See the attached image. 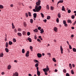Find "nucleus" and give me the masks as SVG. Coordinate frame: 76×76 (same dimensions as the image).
Instances as JSON below:
<instances>
[{
  "label": "nucleus",
  "mask_w": 76,
  "mask_h": 76,
  "mask_svg": "<svg viewBox=\"0 0 76 76\" xmlns=\"http://www.w3.org/2000/svg\"><path fill=\"white\" fill-rule=\"evenodd\" d=\"M13 42H16V39L15 38L13 39Z\"/></svg>",
  "instance_id": "72a5a7b5"
},
{
  "label": "nucleus",
  "mask_w": 76,
  "mask_h": 76,
  "mask_svg": "<svg viewBox=\"0 0 76 76\" xmlns=\"http://www.w3.org/2000/svg\"><path fill=\"white\" fill-rule=\"evenodd\" d=\"M26 57H29V55L28 54H26Z\"/></svg>",
  "instance_id": "0e129e2a"
},
{
  "label": "nucleus",
  "mask_w": 76,
  "mask_h": 76,
  "mask_svg": "<svg viewBox=\"0 0 76 76\" xmlns=\"http://www.w3.org/2000/svg\"><path fill=\"white\" fill-rule=\"evenodd\" d=\"M46 8L48 9L49 10V6H48V5L46 6Z\"/></svg>",
  "instance_id": "a19ab883"
},
{
  "label": "nucleus",
  "mask_w": 76,
  "mask_h": 76,
  "mask_svg": "<svg viewBox=\"0 0 76 76\" xmlns=\"http://www.w3.org/2000/svg\"><path fill=\"white\" fill-rule=\"evenodd\" d=\"M40 14L41 15L42 17L43 18L44 17V14H43V13H41Z\"/></svg>",
  "instance_id": "b1692460"
},
{
  "label": "nucleus",
  "mask_w": 76,
  "mask_h": 76,
  "mask_svg": "<svg viewBox=\"0 0 76 76\" xmlns=\"http://www.w3.org/2000/svg\"><path fill=\"white\" fill-rule=\"evenodd\" d=\"M53 60L54 61V62H56L57 61L54 58H53Z\"/></svg>",
  "instance_id": "a878e982"
},
{
  "label": "nucleus",
  "mask_w": 76,
  "mask_h": 76,
  "mask_svg": "<svg viewBox=\"0 0 76 76\" xmlns=\"http://www.w3.org/2000/svg\"><path fill=\"white\" fill-rule=\"evenodd\" d=\"M37 75L38 76H40V75L41 73H40V72L39 71H37Z\"/></svg>",
  "instance_id": "6e6552de"
},
{
  "label": "nucleus",
  "mask_w": 76,
  "mask_h": 76,
  "mask_svg": "<svg viewBox=\"0 0 76 76\" xmlns=\"http://www.w3.org/2000/svg\"><path fill=\"white\" fill-rule=\"evenodd\" d=\"M69 66L70 67V69H72V64H69Z\"/></svg>",
  "instance_id": "f8f14e48"
},
{
  "label": "nucleus",
  "mask_w": 76,
  "mask_h": 76,
  "mask_svg": "<svg viewBox=\"0 0 76 76\" xmlns=\"http://www.w3.org/2000/svg\"><path fill=\"white\" fill-rule=\"evenodd\" d=\"M58 71V70H57V69H56L55 70V72H57V71Z\"/></svg>",
  "instance_id": "338daca9"
},
{
  "label": "nucleus",
  "mask_w": 76,
  "mask_h": 76,
  "mask_svg": "<svg viewBox=\"0 0 76 76\" xmlns=\"http://www.w3.org/2000/svg\"><path fill=\"white\" fill-rule=\"evenodd\" d=\"M62 11H65V9H64V6H62Z\"/></svg>",
  "instance_id": "dca6fc26"
},
{
  "label": "nucleus",
  "mask_w": 76,
  "mask_h": 76,
  "mask_svg": "<svg viewBox=\"0 0 76 76\" xmlns=\"http://www.w3.org/2000/svg\"><path fill=\"white\" fill-rule=\"evenodd\" d=\"M76 23V20L75 21V22L73 24V25H75Z\"/></svg>",
  "instance_id": "680f3d73"
},
{
  "label": "nucleus",
  "mask_w": 76,
  "mask_h": 76,
  "mask_svg": "<svg viewBox=\"0 0 76 76\" xmlns=\"http://www.w3.org/2000/svg\"><path fill=\"white\" fill-rule=\"evenodd\" d=\"M18 31H20V32L21 31V28H18Z\"/></svg>",
  "instance_id": "c03bdc74"
},
{
  "label": "nucleus",
  "mask_w": 76,
  "mask_h": 76,
  "mask_svg": "<svg viewBox=\"0 0 76 76\" xmlns=\"http://www.w3.org/2000/svg\"><path fill=\"white\" fill-rule=\"evenodd\" d=\"M27 54H28V55H29V51H27V52L26 53Z\"/></svg>",
  "instance_id": "6e6d98bb"
},
{
  "label": "nucleus",
  "mask_w": 76,
  "mask_h": 76,
  "mask_svg": "<svg viewBox=\"0 0 76 76\" xmlns=\"http://www.w3.org/2000/svg\"><path fill=\"white\" fill-rule=\"evenodd\" d=\"M47 55H48V56H51V53H47Z\"/></svg>",
  "instance_id": "bf43d9fd"
},
{
  "label": "nucleus",
  "mask_w": 76,
  "mask_h": 76,
  "mask_svg": "<svg viewBox=\"0 0 76 76\" xmlns=\"http://www.w3.org/2000/svg\"><path fill=\"white\" fill-rule=\"evenodd\" d=\"M72 50L74 52H76V49L75 48H73Z\"/></svg>",
  "instance_id": "2f4dec72"
},
{
  "label": "nucleus",
  "mask_w": 76,
  "mask_h": 76,
  "mask_svg": "<svg viewBox=\"0 0 76 76\" xmlns=\"http://www.w3.org/2000/svg\"><path fill=\"white\" fill-rule=\"evenodd\" d=\"M28 40L30 42H32V39H31L29 37L28 38Z\"/></svg>",
  "instance_id": "9b49d317"
},
{
  "label": "nucleus",
  "mask_w": 76,
  "mask_h": 76,
  "mask_svg": "<svg viewBox=\"0 0 76 76\" xmlns=\"http://www.w3.org/2000/svg\"><path fill=\"white\" fill-rule=\"evenodd\" d=\"M50 9H51V10H54V8L53 7H50Z\"/></svg>",
  "instance_id": "3c124183"
},
{
  "label": "nucleus",
  "mask_w": 76,
  "mask_h": 76,
  "mask_svg": "<svg viewBox=\"0 0 76 76\" xmlns=\"http://www.w3.org/2000/svg\"><path fill=\"white\" fill-rule=\"evenodd\" d=\"M23 35H25L26 34V32L25 31H23Z\"/></svg>",
  "instance_id": "f3484780"
},
{
  "label": "nucleus",
  "mask_w": 76,
  "mask_h": 76,
  "mask_svg": "<svg viewBox=\"0 0 76 76\" xmlns=\"http://www.w3.org/2000/svg\"><path fill=\"white\" fill-rule=\"evenodd\" d=\"M41 29V28L40 27H39L38 28V30H40Z\"/></svg>",
  "instance_id": "13d9d810"
},
{
  "label": "nucleus",
  "mask_w": 76,
  "mask_h": 76,
  "mask_svg": "<svg viewBox=\"0 0 76 76\" xmlns=\"http://www.w3.org/2000/svg\"><path fill=\"white\" fill-rule=\"evenodd\" d=\"M4 55V54H3V53H0V57H3Z\"/></svg>",
  "instance_id": "4be33fe9"
},
{
  "label": "nucleus",
  "mask_w": 76,
  "mask_h": 76,
  "mask_svg": "<svg viewBox=\"0 0 76 76\" xmlns=\"http://www.w3.org/2000/svg\"><path fill=\"white\" fill-rule=\"evenodd\" d=\"M37 41H38V42H41V41L39 39H37Z\"/></svg>",
  "instance_id": "ea45409f"
},
{
  "label": "nucleus",
  "mask_w": 76,
  "mask_h": 76,
  "mask_svg": "<svg viewBox=\"0 0 76 76\" xmlns=\"http://www.w3.org/2000/svg\"><path fill=\"white\" fill-rule=\"evenodd\" d=\"M1 74H2V75H4V72H2L1 73Z\"/></svg>",
  "instance_id": "774afa93"
},
{
  "label": "nucleus",
  "mask_w": 76,
  "mask_h": 76,
  "mask_svg": "<svg viewBox=\"0 0 76 76\" xmlns=\"http://www.w3.org/2000/svg\"><path fill=\"white\" fill-rule=\"evenodd\" d=\"M43 70L45 72V75H48V73H47V72H48V71L47 70V69H43Z\"/></svg>",
  "instance_id": "f03ea898"
},
{
  "label": "nucleus",
  "mask_w": 76,
  "mask_h": 76,
  "mask_svg": "<svg viewBox=\"0 0 76 76\" xmlns=\"http://www.w3.org/2000/svg\"><path fill=\"white\" fill-rule=\"evenodd\" d=\"M26 17H28V13H26Z\"/></svg>",
  "instance_id": "052dcab7"
},
{
  "label": "nucleus",
  "mask_w": 76,
  "mask_h": 76,
  "mask_svg": "<svg viewBox=\"0 0 76 76\" xmlns=\"http://www.w3.org/2000/svg\"><path fill=\"white\" fill-rule=\"evenodd\" d=\"M11 68V66L10 65H9L8 66V69L9 70H10V69Z\"/></svg>",
  "instance_id": "c756f323"
},
{
  "label": "nucleus",
  "mask_w": 76,
  "mask_h": 76,
  "mask_svg": "<svg viewBox=\"0 0 76 76\" xmlns=\"http://www.w3.org/2000/svg\"><path fill=\"white\" fill-rule=\"evenodd\" d=\"M37 68H36V69H37V71H39V70H38V69H39V68H38V67H36Z\"/></svg>",
  "instance_id": "e2e57ef3"
},
{
  "label": "nucleus",
  "mask_w": 76,
  "mask_h": 76,
  "mask_svg": "<svg viewBox=\"0 0 76 76\" xmlns=\"http://www.w3.org/2000/svg\"><path fill=\"white\" fill-rule=\"evenodd\" d=\"M18 35L20 37H21V36H22V34H21L20 33H18Z\"/></svg>",
  "instance_id": "a211bd4d"
},
{
  "label": "nucleus",
  "mask_w": 76,
  "mask_h": 76,
  "mask_svg": "<svg viewBox=\"0 0 76 76\" xmlns=\"http://www.w3.org/2000/svg\"><path fill=\"white\" fill-rule=\"evenodd\" d=\"M53 30L55 32H57V27H55L53 28Z\"/></svg>",
  "instance_id": "0eeeda50"
},
{
  "label": "nucleus",
  "mask_w": 76,
  "mask_h": 76,
  "mask_svg": "<svg viewBox=\"0 0 76 76\" xmlns=\"http://www.w3.org/2000/svg\"><path fill=\"white\" fill-rule=\"evenodd\" d=\"M17 30H16V29H15L14 30V32H15L16 33V32H17Z\"/></svg>",
  "instance_id": "49530a36"
},
{
  "label": "nucleus",
  "mask_w": 76,
  "mask_h": 76,
  "mask_svg": "<svg viewBox=\"0 0 76 76\" xmlns=\"http://www.w3.org/2000/svg\"><path fill=\"white\" fill-rule=\"evenodd\" d=\"M34 31L36 32H38V29H36L34 30Z\"/></svg>",
  "instance_id": "58836bf2"
},
{
  "label": "nucleus",
  "mask_w": 76,
  "mask_h": 76,
  "mask_svg": "<svg viewBox=\"0 0 76 76\" xmlns=\"http://www.w3.org/2000/svg\"><path fill=\"white\" fill-rule=\"evenodd\" d=\"M71 73H72V75H73V74H74V72H73V70H71Z\"/></svg>",
  "instance_id": "4d7b16f0"
},
{
  "label": "nucleus",
  "mask_w": 76,
  "mask_h": 76,
  "mask_svg": "<svg viewBox=\"0 0 76 76\" xmlns=\"http://www.w3.org/2000/svg\"><path fill=\"white\" fill-rule=\"evenodd\" d=\"M36 4L37 6H39L40 5V3L37 2H36Z\"/></svg>",
  "instance_id": "5701e85b"
},
{
  "label": "nucleus",
  "mask_w": 76,
  "mask_h": 76,
  "mask_svg": "<svg viewBox=\"0 0 76 76\" xmlns=\"http://www.w3.org/2000/svg\"><path fill=\"white\" fill-rule=\"evenodd\" d=\"M41 9V6H39V7L38 6H36L35 7V9H33V11L34 12H39Z\"/></svg>",
  "instance_id": "f257e3e1"
},
{
  "label": "nucleus",
  "mask_w": 76,
  "mask_h": 76,
  "mask_svg": "<svg viewBox=\"0 0 76 76\" xmlns=\"http://www.w3.org/2000/svg\"><path fill=\"white\" fill-rule=\"evenodd\" d=\"M37 57L38 58H41L42 57V55L41 53H38L37 54Z\"/></svg>",
  "instance_id": "7ed1b4c3"
},
{
  "label": "nucleus",
  "mask_w": 76,
  "mask_h": 76,
  "mask_svg": "<svg viewBox=\"0 0 76 76\" xmlns=\"http://www.w3.org/2000/svg\"><path fill=\"white\" fill-rule=\"evenodd\" d=\"M30 48L31 50H32V49H33V47H32V46H30Z\"/></svg>",
  "instance_id": "864d4df0"
},
{
  "label": "nucleus",
  "mask_w": 76,
  "mask_h": 76,
  "mask_svg": "<svg viewBox=\"0 0 76 76\" xmlns=\"http://www.w3.org/2000/svg\"><path fill=\"white\" fill-rule=\"evenodd\" d=\"M71 18L72 19H75V15H72L71 16Z\"/></svg>",
  "instance_id": "cd10ccee"
},
{
  "label": "nucleus",
  "mask_w": 76,
  "mask_h": 76,
  "mask_svg": "<svg viewBox=\"0 0 76 76\" xmlns=\"http://www.w3.org/2000/svg\"><path fill=\"white\" fill-rule=\"evenodd\" d=\"M67 22L68 23H72V20H67Z\"/></svg>",
  "instance_id": "6ab92c4d"
},
{
  "label": "nucleus",
  "mask_w": 76,
  "mask_h": 76,
  "mask_svg": "<svg viewBox=\"0 0 76 76\" xmlns=\"http://www.w3.org/2000/svg\"><path fill=\"white\" fill-rule=\"evenodd\" d=\"M58 16L59 18H61V15H60V13H58Z\"/></svg>",
  "instance_id": "aec40b11"
},
{
  "label": "nucleus",
  "mask_w": 76,
  "mask_h": 76,
  "mask_svg": "<svg viewBox=\"0 0 76 76\" xmlns=\"http://www.w3.org/2000/svg\"><path fill=\"white\" fill-rule=\"evenodd\" d=\"M45 69H46L47 70V71H49L50 69H49V68L48 67V66H46V68H45Z\"/></svg>",
  "instance_id": "4468645a"
},
{
  "label": "nucleus",
  "mask_w": 76,
  "mask_h": 76,
  "mask_svg": "<svg viewBox=\"0 0 76 76\" xmlns=\"http://www.w3.org/2000/svg\"><path fill=\"white\" fill-rule=\"evenodd\" d=\"M69 49H70L71 50H72V46H71V45H69Z\"/></svg>",
  "instance_id": "a18cd8bd"
},
{
  "label": "nucleus",
  "mask_w": 76,
  "mask_h": 76,
  "mask_svg": "<svg viewBox=\"0 0 76 76\" xmlns=\"http://www.w3.org/2000/svg\"><path fill=\"white\" fill-rule=\"evenodd\" d=\"M24 26L25 27H26V23H24Z\"/></svg>",
  "instance_id": "de8ad7c7"
},
{
  "label": "nucleus",
  "mask_w": 76,
  "mask_h": 76,
  "mask_svg": "<svg viewBox=\"0 0 76 76\" xmlns=\"http://www.w3.org/2000/svg\"><path fill=\"white\" fill-rule=\"evenodd\" d=\"M5 50L7 53H9V49L7 48H5Z\"/></svg>",
  "instance_id": "2eb2a0df"
},
{
  "label": "nucleus",
  "mask_w": 76,
  "mask_h": 76,
  "mask_svg": "<svg viewBox=\"0 0 76 76\" xmlns=\"http://www.w3.org/2000/svg\"><path fill=\"white\" fill-rule=\"evenodd\" d=\"M30 32H27V35H28V36H29V35H30Z\"/></svg>",
  "instance_id": "09e8293b"
},
{
  "label": "nucleus",
  "mask_w": 76,
  "mask_h": 76,
  "mask_svg": "<svg viewBox=\"0 0 76 76\" xmlns=\"http://www.w3.org/2000/svg\"><path fill=\"white\" fill-rule=\"evenodd\" d=\"M3 6L1 5H0V9H3Z\"/></svg>",
  "instance_id": "bb28decb"
},
{
  "label": "nucleus",
  "mask_w": 76,
  "mask_h": 76,
  "mask_svg": "<svg viewBox=\"0 0 76 76\" xmlns=\"http://www.w3.org/2000/svg\"><path fill=\"white\" fill-rule=\"evenodd\" d=\"M71 12V10H68V13H70Z\"/></svg>",
  "instance_id": "79ce46f5"
},
{
  "label": "nucleus",
  "mask_w": 76,
  "mask_h": 76,
  "mask_svg": "<svg viewBox=\"0 0 76 76\" xmlns=\"http://www.w3.org/2000/svg\"><path fill=\"white\" fill-rule=\"evenodd\" d=\"M66 76H70V75H69V74L68 73H67L66 74Z\"/></svg>",
  "instance_id": "5fc2aeb1"
},
{
  "label": "nucleus",
  "mask_w": 76,
  "mask_h": 76,
  "mask_svg": "<svg viewBox=\"0 0 76 76\" xmlns=\"http://www.w3.org/2000/svg\"><path fill=\"white\" fill-rule=\"evenodd\" d=\"M63 23L64 24L66 23V21L64 20H63Z\"/></svg>",
  "instance_id": "603ef678"
},
{
  "label": "nucleus",
  "mask_w": 76,
  "mask_h": 76,
  "mask_svg": "<svg viewBox=\"0 0 76 76\" xmlns=\"http://www.w3.org/2000/svg\"><path fill=\"white\" fill-rule=\"evenodd\" d=\"M63 72L64 73H66V69H64L63 70Z\"/></svg>",
  "instance_id": "e433bc0d"
},
{
  "label": "nucleus",
  "mask_w": 76,
  "mask_h": 76,
  "mask_svg": "<svg viewBox=\"0 0 76 76\" xmlns=\"http://www.w3.org/2000/svg\"><path fill=\"white\" fill-rule=\"evenodd\" d=\"M29 16H31V13L30 12H28Z\"/></svg>",
  "instance_id": "7c9ffc66"
},
{
  "label": "nucleus",
  "mask_w": 76,
  "mask_h": 76,
  "mask_svg": "<svg viewBox=\"0 0 76 76\" xmlns=\"http://www.w3.org/2000/svg\"><path fill=\"white\" fill-rule=\"evenodd\" d=\"M30 23H32L34 22V20L33 19H30Z\"/></svg>",
  "instance_id": "ddd939ff"
},
{
  "label": "nucleus",
  "mask_w": 76,
  "mask_h": 76,
  "mask_svg": "<svg viewBox=\"0 0 76 76\" xmlns=\"http://www.w3.org/2000/svg\"><path fill=\"white\" fill-rule=\"evenodd\" d=\"M64 26L65 27H67V26H68V25H67V24H66V23L64 24Z\"/></svg>",
  "instance_id": "37998d69"
},
{
  "label": "nucleus",
  "mask_w": 76,
  "mask_h": 76,
  "mask_svg": "<svg viewBox=\"0 0 76 76\" xmlns=\"http://www.w3.org/2000/svg\"><path fill=\"white\" fill-rule=\"evenodd\" d=\"M34 62H35V63H39V61L36 59L34 60Z\"/></svg>",
  "instance_id": "f704fd0d"
},
{
  "label": "nucleus",
  "mask_w": 76,
  "mask_h": 76,
  "mask_svg": "<svg viewBox=\"0 0 76 76\" xmlns=\"http://www.w3.org/2000/svg\"><path fill=\"white\" fill-rule=\"evenodd\" d=\"M47 19H48V20H49V19H50V16H48L47 17Z\"/></svg>",
  "instance_id": "473e14b6"
},
{
  "label": "nucleus",
  "mask_w": 76,
  "mask_h": 76,
  "mask_svg": "<svg viewBox=\"0 0 76 76\" xmlns=\"http://www.w3.org/2000/svg\"><path fill=\"white\" fill-rule=\"evenodd\" d=\"M10 6L12 7H13V4H11L10 5Z\"/></svg>",
  "instance_id": "69168bd1"
},
{
  "label": "nucleus",
  "mask_w": 76,
  "mask_h": 76,
  "mask_svg": "<svg viewBox=\"0 0 76 76\" xmlns=\"http://www.w3.org/2000/svg\"><path fill=\"white\" fill-rule=\"evenodd\" d=\"M15 76H19V74H18V73L17 72H15Z\"/></svg>",
  "instance_id": "c85d7f7f"
},
{
  "label": "nucleus",
  "mask_w": 76,
  "mask_h": 76,
  "mask_svg": "<svg viewBox=\"0 0 76 76\" xmlns=\"http://www.w3.org/2000/svg\"><path fill=\"white\" fill-rule=\"evenodd\" d=\"M39 65V64H38V63H37L35 65V66L36 67H38V66Z\"/></svg>",
  "instance_id": "393cba45"
},
{
  "label": "nucleus",
  "mask_w": 76,
  "mask_h": 76,
  "mask_svg": "<svg viewBox=\"0 0 76 76\" xmlns=\"http://www.w3.org/2000/svg\"><path fill=\"white\" fill-rule=\"evenodd\" d=\"M63 2V0H60L59 1H58V2L57 3V5H58V4H59V3H62Z\"/></svg>",
  "instance_id": "39448f33"
},
{
  "label": "nucleus",
  "mask_w": 76,
  "mask_h": 76,
  "mask_svg": "<svg viewBox=\"0 0 76 76\" xmlns=\"http://www.w3.org/2000/svg\"><path fill=\"white\" fill-rule=\"evenodd\" d=\"M40 31L41 32H40V33H41V34H42L43 32H44V30H43V28H42L41 30H40Z\"/></svg>",
  "instance_id": "9d476101"
},
{
  "label": "nucleus",
  "mask_w": 76,
  "mask_h": 76,
  "mask_svg": "<svg viewBox=\"0 0 76 76\" xmlns=\"http://www.w3.org/2000/svg\"><path fill=\"white\" fill-rule=\"evenodd\" d=\"M5 46L6 48H7L8 46H9V44H8V43L7 42H6L5 44Z\"/></svg>",
  "instance_id": "1a4fd4ad"
},
{
  "label": "nucleus",
  "mask_w": 76,
  "mask_h": 76,
  "mask_svg": "<svg viewBox=\"0 0 76 76\" xmlns=\"http://www.w3.org/2000/svg\"><path fill=\"white\" fill-rule=\"evenodd\" d=\"M22 53H23V54H24V53H25V49H23L22 50Z\"/></svg>",
  "instance_id": "c9c22d12"
},
{
  "label": "nucleus",
  "mask_w": 76,
  "mask_h": 76,
  "mask_svg": "<svg viewBox=\"0 0 76 76\" xmlns=\"http://www.w3.org/2000/svg\"><path fill=\"white\" fill-rule=\"evenodd\" d=\"M9 45H11L12 44V42L10 41L9 42Z\"/></svg>",
  "instance_id": "412c9836"
},
{
  "label": "nucleus",
  "mask_w": 76,
  "mask_h": 76,
  "mask_svg": "<svg viewBox=\"0 0 76 76\" xmlns=\"http://www.w3.org/2000/svg\"><path fill=\"white\" fill-rule=\"evenodd\" d=\"M60 50L61 51V54H63V48H62V46H60Z\"/></svg>",
  "instance_id": "20e7f679"
},
{
  "label": "nucleus",
  "mask_w": 76,
  "mask_h": 76,
  "mask_svg": "<svg viewBox=\"0 0 76 76\" xmlns=\"http://www.w3.org/2000/svg\"><path fill=\"white\" fill-rule=\"evenodd\" d=\"M56 21L58 23L59 22V20L58 19V18H57L56 19Z\"/></svg>",
  "instance_id": "4c0bfd02"
},
{
  "label": "nucleus",
  "mask_w": 76,
  "mask_h": 76,
  "mask_svg": "<svg viewBox=\"0 0 76 76\" xmlns=\"http://www.w3.org/2000/svg\"><path fill=\"white\" fill-rule=\"evenodd\" d=\"M43 22H45V23H46V22H47V20L46 19L43 20Z\"/></svg>",
  "instance_id": "8fccbe9b"
},
{
  "label": "nucleus",
  "mask_w": 76,
  "mask_h": 76,
  "mask_svg": "<svg viewBox=\"0 0 76 76\" xmlns=\"http://www.w3.org/2000/svg\"><path fill=\"white\" fill-rule=\"evenodd\" d=\"M37 13H34L33 14V16H34V18H37Z\"/></svg>",
  "instance_id": "423d86ee"
}]
</instances>
